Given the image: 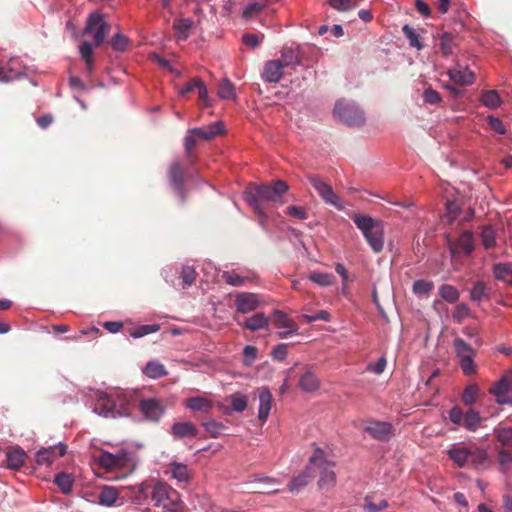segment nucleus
<instances>
[{"mask_svg": "<svg viewBox=\"0 0 512 512\" xmlns=\"http://www.w3.org/2000/svg\"><path fill=\"white\" fill-rule=\"evenodd\" d=\"M289 190L288 184L283 180H276L273 184H249L245 192V200L260 216H265L261 201L274 205L284 204L283 196Z\"/></svg>", "mask_w": 512, "mask_h": 512, "instance_id": "obj_1", "label": "nucleus"}, {"mask_svg": "<svg viewBox=\"0 0 512 512\" xmlns=\"http://www.w3.org/2000/svg\"><path fill=\"white\" fill-rule=\"evenodd\" d=\"M152 501L163 512H185L186 506L180 494L165 482L157 481L152 485Z\"/></svg>", "mask_w": 512, "mask_h": 512, "instance_id": "obj_2", "label": "nucleus"}, {"mask_svg": "<svg viewBox=\"0 0 512 512\" xmlns=\"http://www.w3.org/2000/svg\"><path fill=\"white\" fill-rule=\"evenodd\" d=\"M352 220L360 229L368 244L375 253H379L384 248V231L380 221L367 215L354 214Z\"/></svg>", "mask_w": 512, "mask_h": 512, "instance_id": "obj_3", "label": "nucleus"}, {"mask_svg": "<svg viewBox=\"0 0 512 512\" xmlns=\"http://www.w3.org/2000/svg\"><path fill=\"white\" fill-rule=\"evenodd\" d=\"M313 469L319 471L318 486L321 490H329L336 484V475L333 470L334 463L328 460L323 450L317 448L310 457Z\"/></svg>", "mask_w": 512, "mask_h": 512, "instance_id": "obj_4", "label": "nucleus"}, {"mask_svg": "<svg viewBox=\"0 0 512 512\" xmlns=\"http://www.w3.org/2000/svg\"><path fill=\"white\" fill-rule=\"evenodd\" d=\"M333 115L348 126H359L364 123L363 111L352 102L337 101L333 109Z\"/></svg>", "mask_w": 512, "mask_h": 512, "instance_id": "obj_5", "label": "nucleus"}, {"mask_svg": "<svg viewBox=\"0 0 512 512\" xmlns=\"http://www.w3.org/2000/svg\"><path fill=\"white\" fill-rule=\"evenodd\" d=\"M449 419L452 423L463 426L472 432L476 431L481 423V417L477 411L470 409L464 413L459 406L452 407L449 412Z\"/></svg>", "mask_w": 512, "mask_h": 512, "instance_id": "obj_6", "label": "nucleus"}, {"mask_svg": "<svg viewBox=\"0 0 512 512\" xmlns=\"http://www.w3.org/2000/svg\"><path fill=\"white\" fill-rule=\"evenodd\" d=\"M110 31L109 24L104 20L100 13H91L84 28L85 34H94V44L96 47L100 46Z\"/></svg>", "mask_w": 512, "mask_h": 512, "instance_id": "obj_7", "label": "nucleus"}, {"mask_svg": "<svg viewBox=\"0 0 512 512\" xmlns=\"http://www.w3.org/2000/svg\"><path fill=\"white\" fill-rule=\"evenodd\" d=\"M453 346L457 357L460 359V367L465 375H472L476 372L473 358L475 356L474 349L466 343L462 338H455Z\"/></svg>", "mask_w": 512, "mask_h": 512, "instance_id": "obj_8", "label": "nucleus"}, {"mask_svg": "<svg viewBox=\"0 0 512 512\" xmlns=\"http://www.w3.org/2000/svg\"><path fill=\"white\" fill-rule=\"evenodd\" d=\"M449 250L453 258L469 256L475 248L474 235L471 231L465 230L456 240H448Z\"/></svg>", "mask_w": 512, "mask_h": 512, "instance_id": "obj_9", "label": "nucleus"}, {"mask_svg": "<svg viewBox=\"0 0 512 512\" xmlns=\"http://www.w3.org/2000/svg\"><path fill=\"white\" fill-rule=\"evenodd\" d=\"M309 182L326 204L332 205L338 210L344 209L340 198L333 191L332 187L324 182L319 176H309Z\"/></svg>", "mask_w": 512, "mask_h": 512, "instance_id": "obj_10", "label": "nucleus"}, {"mask_svg": "<svg viewBox=\"0 0 512 512\" xmlns=\"http://www.w3.org/2000/svg\"><path fill=\"white\" fill-rule=\"evenodd\" d=\"M138 408L148 421L157 422L165 412L161 401L155 398H144L139 401Z\"/></svg>", "mask_w": 512, "mask_h": 512, "instance_id": "obj_11", "label": "nucleus"}, {"mask_svg": "<svg viewBox=\"0 0 512 512\" xmlns=\"http://www.w3.org/2000/svg\"><path fill=\"white\" fill-rule=\"evenodd\" d=\"M363 430L368 433L372 438L385 442L394 435V428L389 422L381 421H368Z\"/></svg>", "mask_w": 512, "mask_h": 512, "instance_id": "obj_12", "label": "nucleus"}, {"mask_svg": "<svg viewBox=\"0 0 512 512\" xmlns=\"http://www.w3.org/2000/svg\"><path fill=\"white\" fill-rule=\"evenodd\" d=\"M272 322L276 328L285 329V331L278 333V336L282 339L298 331V325L283 311L275 310L273 312Z\"/></svg>", "mask_w": 512, "mask_h": 512, "instance_id": "obj_13", "label": "nucleus"}, {"mask_svg": "<svg viewBox=\"0 0 512 512\" xmlns=\"http://www.w3.org/2000/svg\"><path fill=\"white\" fill-rule=\"evenodd\" d=\"M260 304L259 296L254 293L240 292L235 295L234 305L240 313L247 314L254 311Z\"/></svg>", "mask_w": 512, "mask_h": 512, "instance_id": "obj_14", "label": "nucleus"}, {"mask_svg": "<svg viewBox=\"0 0 512 512\" xmlns=\"http://www.w3.org/2000/svg\"><path fill=\"white\" fill-rule=\"evenodd\" d=\"M168 179L178 196L182 201H184V169L179 161H174L171 163L168 170Z\"/></svg>", "mask_w": 512, "mask_h": 512, "instance_id": "obj_15", "label": "nucleus"}, {"mask_svg": "<svg viewBox=\"0 0 512 512\" xmlns=\"http://www.w3.org/2000/svg\"><path fill=\"white\" fill-rule=\"evenodd\" d=\"M117 400L113 399V394H101L94 407V411L104 417L116 418Z\"/></svg>", "mask_w": 512, "mask_h": 512, "instance_id": "obj_16", "label": "nucleus"}, {"mask_svg": "<svg viewBox=\"0 0 512 512\" xmlns=\"http://www.w3.org/2000/svg\"><path fill=\"white\" fill-rule=\"evenodd\" d=\"M66 454V446L60 444L58 446L42 448L36 453V463L38 465H51L58 457Z\"/></svg>", "mask_w": 512, "mask_h": 512, "instance_id": "obj_17", "label": "nucleus"}, {"mask_svg": "<svg viewBox=\"0 0 512 512\" xmlns=\"http://www.w3.org/2000/svg\"><path fill=\"white\" fill-rule=\"evenodd\" d=\"M448 75L451 81L461 86L471 85L475 80V74L469 68L459 64L449 69Z\"/></svg>", "mask_w": 512, "mask_h": 512, "instance_id": "obj_18", "label": "nucleus"}, {"mask_svg": "<svg viewBox=\"0 0 512 512\" xmlns=\"http://www.w3.org/2000/svg\"><path fill=\"white\" fill-rule=\"evenodd\" d=\"M94 458L98 464L106 470L121 468L124 466L126 460L124 454L114 455L107 451H100Z\"/></svg>", "mask_w": 512, "mask_h": 512, "instance_id": "obj_19", "label": "nucleus"}, {"mask_svg": "<svg viewBox=\"0 0 512 512\" xmlns=\"http://www.w3.org/2000/svg\"><path fill=\"white\" fill-rule=\"evenodd\" d=\"M489 393L494 395L496 402L500 405L510 404L512 397L510 395V382L506 377L501 378L490 389Z\"/></svg>", "mask_w": 512, "mask_h": 512, "instance_id": "obj_20", "label": "nucleus"}, {"mask_svg": "<svg viewBox=\"0 0 512 512\" xmlns=\"http://www.w3.org/2000/svg\"><path fill=\"white\" fill-rule=\"evenodd\" d=\"M281 63L282 61L277 59L265 63L262 73V78L265 82L278 83L282 79L285 67Z\"/></svg>", "mask_w": 512, "mask_h": 512, "instance_id": "obj_21", "label": "nucleus"}, {"mask_svg": "<svg viewBox=\"0 0 512 512\" xmlns=\"http://www.w3.org/2000/svg\"><path fill=\"white\" fill-rule=\"evenodd\" d=\"M136 395L128 391H116L113 393V399L117 400V417L128 416L130 406L135 402Z\"/></svg>", "mask_w": 512, "mask_h": 512, "instance_id": "obj_22", "label": "nucleus"}, {"mask_svg": "<svg viewBox=\"0 0 512 512\" xmlns=\"http://www.w3.org/2000/svg\"><path fill=\"white\" fill-rule=\"evenodd\" d=\"M314 478L315 469H313L312 464L309 463L301 474L292 478V480L288 484V489L292 493L298 492Z\"/></svg>", "mask_w": 512, "mask_h": 512, "instance_id": "obj_23", "label": "nucleus"}, {"mask_svg": "<svg viewBox=\"0 0 512 512\" xmlns=\"http://www.w3.org/2000/svg\"><path fill=\"white\" fill-rule=\"evenodd\" d=\"M224 131V127L222 122L217 121L213 124H210L206 127L193 128L190 129V134H194L196 138L202 140H211L217 135L222 134Z\"/></svg>", "mask_w": 512, "mask_h": 512, "instance_id": "obj_24", "label": "nucleus"}, {"mask_svg": "<svg viewBox=\"0 0 512 512\" xmlns=\"http://www.w3.org/2000/svg\"><path fill=\"white\" fill-rule=\"evenodd\" d=\"M272 394L268 388H262L259 391V410L258 419L261 423H265L272 407Z\"/></svg>", "mask_w": 512, "mask_h": 512, "instance_id": "obj_25", "label": "nucleus"}, {"mask_svg": "<svg viewBox=\"0 0 512 512\" xmlns=\"http://www.w3.org/2000/svg\"><path fill=\"white\" fill-rule=\"evenodd\" d=\"M171 434L176 439L195 438L198 435V429L192 422H177L171 427Z\"/></svg>", "mask_w": 512, "mask_h": 512, "instance_id": "obj_26", "label": "nucleus"}, {"mask_svg": "<svg viewBox=\"0 0 512 512\" xmlns=\"http://www.w3.org/2000/svg\"><path fill=\"white\" fill-rule=\"evenodd\" d=\"M171 477L175 479L181 487L186 486L191 480V472L185 464L172 462L169 464Z\"/></svg>", "mask_w": 512, "mask_h": 512, "instance_id": "obj_27", "label": "nucleus"}, {"mask_svg": "<svg viewBox=\"0 0 512 512\" xmlns=\"http://www.w3.org/2000/svg\"><path fill=\"white\" fill-rule=\"evenodd\" d=\"M447 453L449 458L458 467H464L469 464L470 447L454 445Z\"/></svg>", "mask_w": 512, "mask_h": 512, "instance_id": "obj_28", "label": "nucleus"}, {"mask_svg": "<svg viewBox=\"0 0 512 512\" xmlns=\"http://www.w3.org/2000/svg\"><path fill=\"white\" fill-rule=\"evenodd\" d=\"M26 457V453L20 447L10 449L6 454L7 468L20 469L24 465Z\"/></svg>", "mask_w": 512, "mask_h": 512, "instance_id": "obj_29", "label": "nucleus"}, {"mask_svg": "<svg viewBox=\"0 0 512 512\" xmlns=\"http://www.w3.org/2000/svg\"><path fill=\"white\" fill-rule=\"evenodd\" d=\"M280 59L278 61H282V65L285 68L295 67L301 64V58L298 49H294L292 47H283L281 50Z\"/></svg>", "mask_w": 512, "mask_h": 512, "instance_id": "obj_30", "label": "nucleus"}, {"mask_svg": "<svg viewBox=\"0 0 512 512\" xmlns=\"http://www.w3.org/2000/svg\"><path fill=\"white\" fill-rule=\"evenodd\" d=\"M185 406L192 411L209 413L214 407V404L210 399L197 396L186 399Z\"/></svg>", "mask_w": 512, "mask_h": 512, "instance_id": "obj_31", "label": "nucleus"}, {"mask_svg": "<svg viewBox=\"0 0 512 512\" xmlns=\"http://www.w3.org/2000/svg\"><path fill=\"white\" fill-rule=\"evenodd\" d=\"M299 386L306 392H314L319 388L320 381L310 369H306L300 377Z\"/></svg>", "mask_w": 512, "mask_h": 512, "instance_id": "obj_32", "label": "nucleus"}, {"mask_svg": "<svg viewBox=\"0 0 512 512\" xmlns=\"http://www.w3.org/2000/svg\"><path fill=\"white\" fill-rule=\"evenodd\" d=\"M269 323V318L265 316L264 313L259 312L253 315L250 318H247L245 322L242 324L244 328L256 331L262 328H265Z\"/></svg>", "mask_w": 512, "mask_h": 512, "instance_id": "obj_33", "label": "nucleus"}, {"mask_svg": "<svg viewBox=\"0 0 512 512\" xmlns=\"http://www.w3.org/2000/svg\"><path fill=\"white\" fill-rule=\"evenodd\" d=\"M494 276L506 284L512 285V265L508 263L496 264L493 268Z\"/></svg>", "mask_w": 512, "mask_h": 512, "instance_id": "obj_34", "label": "nucleus"}, {"mask_svg": "<svg viewBox=\"0 0 512 512\" xmlns=\"http://www.w3.org/2000/svg\"><path fill=\"white\" fill-rule=\"evenodd\" d=\"M118 491L111 486H104L99 494L98 501L101 505L112 506L118 499Z\"/></svg>", "mask_w": 512, "mask_h": 512, "instance_id": "obj_35", "label": "nucleus"}, {"mask_svg": "<svg viewBox=\"0 0 512 512\" xmlns=\"http://www.w3.org/2000/svg\"><path fill=\"white\" fill-rule=\"evenodd\" d=\"M480 395V388L477 384H469L465 387L461 400L465 406H472L476 403Z\"/></svg>", "mask_w": 512, "mask_h": 512, "instance_id": "obj_36", "label": "nucleus"}, {"mask_svg": "<svg viewBox=\"0 0 512 512\" xmlns=\"http://www.w3.org/2000/svg\"><path fill=\"white\" fill-rule=\"evenodd\" d=\"M54 482L62 493L69 494L72 491L74 479L71 474L61 472L55 476Z\"/></svg>", "mask_w": 512, "mask_h": 512, "instance_id": "obj_37", "label": "nucleus"}, {"mask_svg": "<svg viewBox=\"0 0 512 512\" xmlns=\"http://www.w3.org/2000/svg\"><path fill=\"white\" fill-rule=\"evenodd\" d=\"M490 289L481 281L476 282L470 291V298L474 302L489 299Z\"/></svg>", "mask_w": 512, "mask_h": 512, "instance_id": "obj_38", "label": "nucleus"}, {"mask_svg": "<svg viewBox=\"0 0 512 512\" xmlns=\"http://www.w3.org/2000/svg\"><path fill=\"white\" fill-rule=\"evenodd\" d=\"M144 374L152 379L163 377L167 374V371L163 364L157 361H150L147 363L143 370Z\"/></svg>", "mask_w": 512, "mask_h": 512, "instance_id": "obj_39", "label": "nucleus"}, {"mask_svg": "<svg viewBox=\"0 0 512 512\" xmlns=\"http://www.w3.org/2000/svg\"><path fill=\"white\" fill-rule=\"evenodd\" d=\"M389 506V503L385 499H381L378 502L374 501V498L367 495L363 499V509L368 512H380L385 510Z\"/></svg>", "mask_w": 512, "mask_h": 512, "instance_id": "obj_40", "label": "nucleus"}, {"mask_svg": "<svg viewBox=\"0 0 512 512\" xmlns=\"http://www.w3.org/2000/svg\"><path fill=\"white\" fill-rule=\"evenodd\" d=\"M155 482H156V480H147V481L142 482L140 485H138L135 488L134 499L136 501L140 502V501L148 499L149 497L151 498L152 485H154Z\"/></svg>", "mask_w": 512, "mask_h": 512, "instance_id": "obj_41", "label": "nucleus"}, {"mask_svg": "<svg viewBox=\"0 0 512 512\" xmlns=\"http://www.w3.org/2000/svg\"><path fill=\"white\" fill-rule=\"evenodd\" d=\"M79 51L82 59L86 63V69L88 73H91L94 69L92 44L87 41L83 42L80 45Z\"/></svg>", "mask_w": 512, "mask_h": 512, "instance_id": "obj_42", "label": "nucleus"}, {"mask_svg": "<svg viewBox=\"0 0 512 512\" xmlns=\"http://www.w3.org/2000/svg\"><path fill=\"white\" fill-rule=\"evenodd\" d=\"M488 454L485 449L478 447H470L469 464L479 467L485 464Z\"/></svg>", "mask_w": 512, "mask_h": 512, "instance_id": "obj_43", "label": "nucleus"}, {"mask_svg": "<svg viewBox=\"0 0 512 512\" xmlns=\"http://www.w3.org/2000/svg\"><path fill=\"white\" fill-rule=\"evenodd\" d=\"M481 102L490 109H495L501 105V99L496 90H488L482 93Z\"/></svg>", "mask_w": 512, "mask_h": 512, "instance_id": "obj_44", "label": "nucleus"}, {"mask_svg": "<svg viewBox=\"0 0 512 512\" xmlns=\"http://www.w3.org/2000/svg\"><path fill=\"white\" fill-rule=\"evenodd\" d=\"M218 96L224 100L235 98V87L229 79H223L219 84Z\"/></svg>", "mask_w": 512, "mask_h": 512, "instance_id": "obj_45", "label": "nucleus"}, {"mask_svg": "<svg viewBox=\"0 0 512 512\" xmlns=\"http://www.w3.org/2000/svg\"><path fill=\"white\" fill-rule=\"evenodd\" d=\"M193 26V21L189 18L177 20L173 27L178 32V38L186 40L189 36V31Z\"/></svg>", "mask_w": 512, "mask_h": 512, "instance_id": "obj_46", "label": "nucleus"}, {"mask_svg": "<svg viewBox=\"0 0 512 512\" xmlns=\"http://www.w3.org/2000/svg\"><path fill=\"white\" fill-rule=\"evenodd\" d=\"M402 32L408 39L409 45L411 47H414L418 50H421L423 48V44L420 41L419 34L411 26H409L408 24L404 25L402 27Z\"/></svg>", "mask_w": 512, "mask_h": 512, "instance_id": "obj_47", "label": "nucleus"}, {"mask_svg": "<svg viewBox=\"0 0 512 512\" xmlns=\"http://www.w3.org/2000/svg\"><path fill=\"white\" fill-rule=\"evenodd\" d=\"M439 295L449 303H455L459 299L458 290L449 284H443L439 288Z\"/></svg>", "mask_w": 512, "mask_h": 512, "instance_id": "obj_48", "label": "nucleus"}, {"mask_svg": "<svg viewBox=\"0 0 512 512\" xmlns=\"http://www.w3.org/2000/svg\"><path fill=\"white\" fill-rule=\"evenodd\" d=\"M455 47L454 36L445 32L440 37V50L444 56H449L453 53V49Z\"/></svg>", "mask_w": 512, "mask_h": 512, "instance_id": "obj_49", "label": "nucleus"}, {"mask_svg": "<svg viewBox=\"0 0 512 512\" xmlns=\"http://www.w3.org/2000/svg\"><path fill=\"white\" fill-rule=\"evenodd\" d=\"M222 280L234 287H240L244 285L247 278L240 276L234 271H225L222 274Z\"/></svg>", "mask_w": 512, "mask_h": 512, "instance_id": "obj_50", "label": "nucleus"}, {"mask_svg": "<svg viewBox=\"0 0 512 512\" xmlns=\"http://www.w3.org/2000/svg\"><path fill=\"white\" fill-rule=\"evenodd\" d=\"M111 47L117 52H124L129 45V39L122 33L115 34L110 40Z\"/></svg>", "mask_w": 512, "mask_h": 512, "instance_id": "obj_51", "label": "nucleus"}, {"mask_svg": "<svg viewBox=\"0 0 512 512\" xmlns=\"http://www.w3.org/2000/svg\"><path fill=\"white\" fill-rule=\"evenodd\" d=\"M497 440L503 446H512V428L497 427L494 430Z\"/></svg>", "mask_w": 512, "mask_h": 512, "instance_id": "obj_52", "label": "nucleus"}, {"mask_svg": "<svg viewBox=\"0 0 512 512\" xmlns=\"http://www.w3.org/2000/svg\"><path fill=\"white\" fill-rule=\"evenodd\" d=\"M333 275L328 273L313 272L309 275V279L322 287L330 286L333 283Z\"/></svg>", "mask_w": 512, "mask_h": 512, "instance_id": "obj_53", "label": "nucleus"}, {"mask_svg": "<svg viewBox=\"0 0 512 512\" xmlns=\"http://www.w3.org/2000/svg\"><path fill=\"white\" fill-rule=\"evenodd\" d=\"M433 287H434L433 282H429V281H425V280H416L413 283L412 290H413L414 294H416L418 296H423V295H428L432 291Z\"/></svg>", "mask_w": 512, "mask_h": 512, "instance_id": "obj_54", "label": "nucleus"}, {"mask_svg": "<svg viewBox=\"0 0 512 512\" xmlns=\"http://www.w3.org/2000/svg\"><path fill=\"white\" fill-rule=\"evenodd\" d=\"M202 425L204 426L206 432L212 438H217L221 434L222 430L225 428V426L222 423L216 420H209L203 422Z\"/></svg>", "mask_w": 512, "mask_h": 512, "instance_id": "obj_55", "label": "nucleus"}, {"mask_svg": "<svg viewBox=\"0 0 512 512\" xmlns=\"http://www.w3.org/2000/svg\"><path fill=\"white\" fill-rule=\"evenodd\" d=\"M232 410L243 412L247 408V397L240 393H234L230 397Z\"/></svg>", "mask_w": 512, "mask_h": 512, "instance_id": "obj_56", "label": "nucleus"}, {"mask_svg": "<svg viewBox=\"0 0 512 512\" xmlns=\"http://www.w3.org/2000/svg\"><path fill=\"white\" fill-rule=\"evenodd\" d=\"M482 244L486 249H490L495 246V232L490 226H485L481 233Z\"/></svg>", "mask_w": 512, "mask_h": 512, "instance_id": "obj_57", "label": "nucleus"}, {"mask_svg": "<svg viewBox=\"0 0 512 512\" xmlns=\"http://www.w3.org/2000/svg\"><path fill=\"white\" fill-rule=\"evenodd\" d=\"M160 329V326L158 324H149V325H141L137 328H135L130 335L133 338H140L145 335L157 332Z\"/></svg>", "mask_w": 512, "mask_h": 512, "instance_id": "obj_58", "label": "nucleus"}, {"mask_svg": "<svg viewBox=\"0 0 512 512\" xmlns=\"http://www.w3.org/2000/svg\"><path fill=\"white\" fill-rule=\"evenodd\" d=\"M330 5L340 11H347L357 6L358 0H329Z\"/></svg>", "mask_w": 512, "mask_h": 512, "instance_id": "obj_59", "label": "nucleus"}, {"mask_svg": "<svg viewBox=\"0 0 512 512\" xmlns=\"http://www.w3.org/2000/svg\"><path fill=\"white\" fill-rule=\"evenodd\" d=\"M488 126L500 135H504L506 133V128L503 121L500 118L494 116L487 117Z\"/></svg>", "mask_w": 512, "mask_h": 512, "instance_id": "obj_60", "label": "nucleus"}, {"mask_svg": "<svg viewBox=\"0 0 512 512\" xmlns=\"http://www.w3.org/2000/svg\"><path fill=\"white\" fill-rule=\"evenodd\" d=\"M446 211L447 214L445 216V219L447 223H452V221L456 218V216L460 212V207L455 201H448L446 203Z\"/></svg>", "mask_w": 512, "mask_h": 512, "instance_id": "obj_61", "label": "nucleus"}, {"mask_svg": "<svg viewBox=\"0 0 512 512\" xmlns=\"http://www.w3.org/2000/svg\"><path fill=\"white\" fill-rule=\"evenodd\" d=\"M181 278L184 284L192 285L196 279V272L193 267L185 266L181 271Z\"/></svg>", "mask_w": 512, "mask_h": 512, "instance_id": "obj_62", "label": "nucleus"}, {"mask_svg": "<svg viewBox=\"0 0 512 512\" xmlns=\"http://www.w3.org/2000/svg\"><path fill=\"white\" fill-rule=\"evenodd\" d=\"M286 214L292 217H295L300 220H306L308 218V213L305 208L299 206H289L286 209Z\"/></svg>", "mask_w": 512, "mask_h": 512, "instance_id": "obj_63", "label": "nucleus"}, {"mask_svg": "<svg viewBox=\"0 0 512 512\" xmlns=\"http://www.w3.org/2000/svg\"><path fill=\"white\" fill-rule=\"evenodd\" d=\"M423 98L426 103L432 105L438 104L442 101L440 94L432 88H428L424 91Z\"/></svg>", "mask_w": 512, "mask_h": 512, "instance_id": "obj_64", "label": "nucleus"}]
</instances>
